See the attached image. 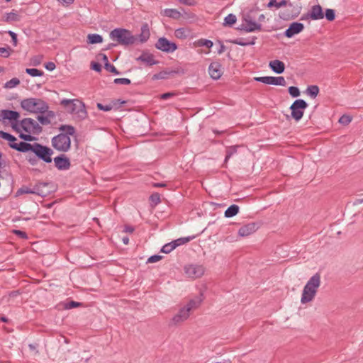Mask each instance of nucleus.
Returning a JSON list of instances; mask_svg holds the SVG:
<instances>
[{
	"mask_svg": "<svg viewBox=\"0 0 363 363\" xmlns=\"http://www.w3.org/2000/svg\"><path fill=\"white\" fill-rule=\"evenodd\" d=\"M14 233L16 235H18L21 238L26 239L28 238L27 234L26 233V232L21 231V230H14Z\"/></svg>",
	"mask_w": 363,
	"mask_h": 363,
	"instance_id": "60",
	"label": "nucleus"
},
{
	"mask_svg": "<svg viewBox=\"0 0 363 363\" xmlns=\"http://www.w3.org/2000/svg\"><path fill=\"white\" fill-rule=\"evenodd\" d=\"M113 82L116 84L128 85L130 84V80L127 78H116Z\"/></svg>",
	"mask_w": 363,
	"mask_h": 363,
	"instance_id": "50",
	"label": "nucleus"
},
{
	"mask_svg": "<svg viewBox=\"0 0 363 363\" xmlns=\"http://www.w3.org/2000/svg\"><path fill=\"white\" fill-rule=\"evenodd\" d=\"M103 41V38L101 35L93 33L87 35V43L89 44L101 43Z\"/></svg>",
	"mask_w": 363,
	"mask_h": 363,
	"instance_id": "30",
	"label": "nucleus"
},
{
	"mask_svg": "<svg viewBox=\"0 0 363 363\" xmlns=\"http://www.w3.org/2000/svg\"><path fill=\"white\" fill-rule=\"evenodd\" d=\"M287 4L286 0H281L280 2H277L276 0H270L267 4V7L272 8L275 6L277 9H279L282 6H285Z\"/></svg>",
	"mask_w": 363,
	"mask_h": 363,
	"instance_id": "37",
	"label": "nucleus"
},
{
	"mask_svg": "<svg viewBox=\"0 0 363 363\" xmlns=\"http://www.w3.org/2000/svg\"><path fill=\"white\" fill-rule=\"evenodd\" d=\"M150 200L154 206H156L161 201L160 195L158 193L152 194L150 197Z\"/></svg>",
	"mask_w": 363,
	"mask_h": 363,
	"instance_id": "44",
	"label": "nucleus"
},
{
	"mask_svg": "<svg viewBox=\"0 0 363 363\" xmlns=\"http://www.w3.org/2000/svg\"><path fill=\"white\" fill-rule=\"evenodd\" d=\"M125 104V101H120V100H116L112 101L111 104H107V105H103L101 103H97L96 106L99 110L104 111H109L111 109H113V107L117 106L118 104Z\"/></svg>",
	"mask_w": 363,
	"mask_h": 363,
	"instance_id": "27",
	"label": "nucleus"
},
{
	"mask_svg": "<svg viewBox=\"0 0 363 363\" xmlns=\"http://www.w3.org/2000/svg\"><path fill=\"white\" fill-rule=\"evenodd\" d=\"M208 73L212 79H220L223 74L221 65L218 62H211L208 67Z\"/></svg>",
	"mask_w": 363,
	"mask_h": 363,
	"instance_id": "16",
	"label": "nucleus"
},
{
	"mask_svg": "<svg viewBox=\"0 0 363 363\" xmlns=\"http://www.w3.org/2000/svg\"><path fill=\"white\" fill-rule=\"evenodd\" d=\"M37 119L43 125H50L51 123V120H50L46 116H38Z\"/></svg>",
	"mask_w": 363,
	"mask_h": 363,
	"instance_id": "45",
	"label": "nucleus"
},
{
	"mask_svg": "<svg viewBox=\"0 0 363 363\" xmlns=\"http://www.w3.org/2000/svg\"><path fill=\"white\" fill-rule=\"evenodd\" d=\"M237 21V18L235 16V15L233 14V13H230L228 14L225 18H224V23H223V25L224 26H233L234 23H235Z\"/></svg>",
	"mask_w": 363,
	"mask_h": 363,
	"instance_id": "36",
	"label": "nucleus"
},
{
	"mask_svg": "<svg viewBox=\"0 0 363 363\" xmlns=\"http://www.w3.org/2000/svg\"><path fill=\"white\" fill-rule=\"evenodd\" d=\"M238 212L239 206L235 204H233L229 206L225 211V216L226 218H231L237 215Z\"/></svg>",
	"mask_w": 363,
	"mask_h": 363,
	"instance_id": "29",
	"label": "nucleus"
},
{
	"mask_svg": "<svg viewBox=\"0 0 363 363\" xmlns=\"http://www.w3.org/2000/svg\"><path fill=\"white\" fill-rule=\"evenodd\" d=\"M60 104L67 113L72 114L77 121H81L87 118L88 113L86 106L84 103L79 99H63L60 101Z\"/></svg>",
	"mask_w": 363,
	"mask_h": 363,
	"instance_id": "2",
	"label": "nucleus"
},
{
	"mask_svg": "<svg viewBox=\"0 0 363 363\" xmlns=\"http://www.w3.org/2000/svg\"><path fill=\"white\" fill-rule=\"evenodd\" d=\"M258 229L257 224L250 223L242 225L238 230V235L241 237L248 236L255 233Z\"/></svg>",
	"mask_w": 363,
	"mask_h": 363,
	"instance_id": "17",
	"label": "nucleus"
},
{
	"mask_svg": "<svg viewBox=\"0 0 363 363\" xmlns=\"http://www.w3.org/2000/svg\"><path fill=\"white\" fill-rule=\"evenodd\" d=\"M267 84L286 86V82L283 77H267Z\"/></svg>",
	"mask_w": 363,
	"mask_h": 363,
	"instance_id": "25",
	"label": "nucleus"
},
{
	"mask_svg": "<svg viewBox=\"0 0 363 363\" xmlns=\"http://www.w3.org/2000/svg\"><path fill=\"white\" fill-rule=\"evenodd\" d=\"M180 3L188 5V6H194L195 4L194 0H179Z\"/></svg>",
	"mask_w": 363,
	"mask_h": 363,
	"instance_id": "62",
	"label": "nucleus"
},
{
	"mask_svg": "<svg viewBox=\"0 0 363 363\" xmlns=\"http://www.w3.org/2000/svg\"><path fill=\"white\" fill-rule=\"evenodd\" d=\"M164 15L167 17L178 18L180 16V12L174 9H166L163 11Z\"/></svg>",
	"mask_w": 363,
	"mask_h": 363,
	"instance_id": "31",
	"label": "nucleus"
},
{
	"mask_svg": "<svg viewBox=\"0 0 363 363\" xmlns=\"http://www.w3.org/2000/svg\"><path fill=\"white\" fill-rule=\"evenodd\" d=\"M306 92L312 98H315L319 93V88L316 85H311L308 86Z\"/></svg>",
	"mask_w": 363,
	"mask_h": 363,
	"instance_id": "35",
	"label": "nucleus"
},
{
	"mask_svg": "<svg viewBox=\"0 0 363 363\" xmlns=\"http://www.w3.org/2000/svg\"><path fill=\"white\" fill-rule=\"evenodd\" d=\"M46 186V184L45 183H40L39 184L35 185L33 189L27 186H23L20 189H18L16 191V196H20L24 194H38L41 195V192H40L39 189L40 186Z\"/></svg>",
	"mask_w": 363,
	"mask_h": 363,
	"instance_id": "19",
	"label": "nucleus"
},
{
	"mask_svg": "<svg viewBox=\"0 0 363 363\" xmlns=\"http://www.w3.org/2000/svg\"><path fill=\"white\" fill-rule=\"evenodd\" d=\"M240 147H241L240 145H233V146H229V147H226V150H225L226 155H225V160H224L225 164H226L228 162L229 159L233 155H234L235 154L237 153L238 148Z\"/></svg>",
	"mask_w": 363,
	"mask_h": 363,
	"instance_id": "28",
	"label": "nucleus"
},
{
	"mask_svg": "<svg viewBox=\"0 0 363 363\" xmlns=\"http://www.w3.org/2000/svg\"><path fill=\"white\" fill-rule=\"evenodd\" d=\"M169 74V72H160L159 73H157L152 76V79L154 80H158V79H164L167 78V76Z\"/></svg>",
	"mask_w": 363,
	"mask_h": 363,
	"instance_id": "43",
	"label": "nucleus"
},
{
	"mask_svg": "<svg viewBox=\"0 0 363 363\" xmlns=\"http://www.w3.org/2000/svg\"><path fill=\"white\" fill-rule=\"evenodd\" d=\"M33 152L40 160L44 161L46 163H50L52 162V155L53 154V150L47 147L44 146L40 143H34V149L33 150Z\"/></svg>",
	"mask_w": 363,
	"mask_h": 363,
	"instance_id": "6",
	"label": "nucleus"
},
{
	"mask_svg": "<svg viewBox=\"0 0 363 363\" xmlns=\"http://www.w3.org/2000/svg\"><path fill=\"white\" fill-rule=\"evenodd\" d=\"M269 67L277 74H281L284 72V63L279 60H272L269 62Z\"/></svg>",
	"mask_w": 363,
	"mask_h": 363,
	"instance_id": "22",
	"label": "nucleus"
},
{
	"mask_svg": "<svg viewBox=\"0 0 363 363\" xmlns=\"http://www.w3.org/2000/svg\"><path fill=\"white\" fill-rule=\"evenodd\" d=\"M231 43L233 44H235V45H241V46H247V45H254L255 39H253L251 41H249V40L243 39V38H238V39L232 40Z\"/></svg>",
	"mask_w": 363,
	"mask_h": 363,
	"instance_id": "33",
	"label": "nucleus"
},
{
	"mask_svg": "<svg viewBox=\"0 0 363 363\" xmlns=\"http://www.w3.org/2000/svg\"><path fill=\"white\" fill-rule=\"evenodd\" d=\"M20 84V80L18 78H12L9 81H8L5 85L4 87L6 89H12L16 87Z\"/></svg>",
	"mask_w": 363,
	"mask_h": 363,
	"instance_id": "40",
	"label": "nucleus"
},
{
	"mask_svg": "<svg viewBox=\"0 0 363 363\" xmlns=\"http://www.w3.org/2000/svg\"><path fill=\"white\" fill-rule=\"evenodd\" d=\"M320 286V275L318 273L312 276L303 287L301 302L306 303L311 302L315 298L318 289Z\"/></svg>",
	"mask_w": 363,
	"mask_h": 363,
	"instance_id": "3",
	"label": "nucleus"
},
{
	"mask_svg": "<svg viewBox=\"0 0 363 363\" xmlns=\"http://www.w3.org/2000/svg\"><path fill=\"white\" fill-rule=\"evenodd\" d=\"M190 315V311L185 306L182 308L179 312L172 318V320L174 324L177 325L183 323Z\"/></svg>",
	"mask_w": 363,
	"mask_h": 363,
	"instance_id": "15",
	"label": "nucleus"
},
{
	"mask_svg": "<svg viewBox=\"0 0 363 363\" xmlns=\"http://www.w3.org/2000/svg\"><path fill=\"white\" fill-rule=\"evenodd\" d=\"M175 35L177 38H182L183 36H185V30L184 28L177 29L175 31Z\"/></svg>",
	"mask_w": 363,
	"mask_h": 363,
	"instance_id": "59",
	"label": "nucleus"
},
{
	"mask_svg": "<svg viewBox=\"0 0 363 363\" xmlns=\"http://www.w3.org/2000/svg\"><path fill=\"white\" fill-rule=\"evenodd\" d=\"M26 72L32 77H41L43 72L35 68H26Z\"/></svg>",
	"mask_w": 363,
	"mask_h": 363,
	"instance_id": "39",
	"label": "nucleus"
},
{
	"mask_svg": "<svg viewBox=\"0 0 363 363\" xmlns=\"http://www.w3.org/2000/svg\"><path fill=\"white\" fill-rule=\"evenodd\" d=\"M246 25L243 27V30L246 32H254L255 30H260L262 26L256 23L255 21H252L251 19L245 18Z\"/></svg>",
	"mask_w": 363,
	"mask_h": 363,
	"instance_id": "21",
	"label": "nucleus"
},
{
	"mask_svg": "<svg viewBox=\"0 0 363 363\" xmlns=\"http://www.w3.org/2000/svg\"><path fill=\"white\" fill-rule=\"evenodd\" d=\"M46 113V116L50 119H52L55 117V113L52 111H48V109L47 110V111L45 112Z\"/></svg>",
	"mask_w": 363,
	"mask_h": 363,
	"instance_id": "64",
	"label": "nucleus"
},
{
	"mask_svg": "<svg viewBox=\"0 0 363 363\" xmlns=\"http://www.w3.org/2000/svg\"><path fill=\"white\" fill-rule=\"evenodd\" d=\"M0 55L8 57L10 55V49L6 48H0Z\"/></svg>",
	"mask_w": 363,
	"mask_h": 363,
	"instance_id": "54",
	"label": "nucleus"
},
{
	"mask_svg": "<svg viewBox=\"0 0 363 363\" xmlns=\"http://www.w3.org/2000/svg\"><path fill=\"white\" fill-rule=\"evenodd\" d=\"M60 3H61L64 6H69L74 3V0H57Z\"/></svg>",
	"mask_w": 363,
	"mask_h": 363,
	"instance_id": "63",
	"label": "nucleus"
},
{
	"mask_svg": "<svg viewBox=\"0 0 363 363\" xmlns=\"http://www.w3.org/2000/svg\"><path fill=\"white\" fill-rule=\"evenodd\" d=\"M109 36L111 40L124 46L133 45L138 39L130 30L125 28H115L110 32Z\"/></svg>",
	"mask_w": 363,
	"mask_h": 363,
	"instance_id": "4",
	"label": "nucleus"
},
{
	"mask_svg": "<svg viewBox=\"0 0 363 363\" xmlns=\"http://www.w3.org/2000/svg\"><path fill=\"white\" fill-rule=\"evenodd\" d=\"M310 18L312 20H320L324 18V13L323 12V9L320 5H315L311 7V9L309 13H308L306 16V18H302L301 19L308 18Z\"/></svg>",
	"mask_w": 363,
	"mask_h": 363,
	"instance_id": "12",
	"label": "nucleus"
},
{
	"mask_svg": "<svg viewBox=\"0 0 363 363\" xmlns=\"http://www.w3.org/2000/svg\"><path fill=\"white\" fill-rule=\"evenodd\" d=\"M91 66V68L96 72H100L101 70V65L98 62H92Z\"/></svg>",
	"mask_w": 363,
	"mask_h": 363,
	"instance_id": "58",
	"label": "nucleus"
},
{
	"mask_svg": "<svg viewBox=\"0 0 363 363\" xmlns=\"http://www.w3.org/2000/svg\"><path fill=\"white\" fill-rule=\"evenodd\" d=\"M55 166L59 170H67L70 167L69 159L65 155H60L54 158Z\"/></svg>",
	"mask_w": 363,
	"mask_h": 363,
	"instance_id": "11",
	"label": "nucleus"
},
{
	"mask_svg": "<svg viewBox=\"0 0 363 363\" xmlns=\"http://www.w3.org/2000/svg\"><path fill=\"white\" fill-rule=\"evenodd\" d=\"M175 95H176V94L174 92H167V93L162 94L160 96V99L166 100L172 96H174Z\"/></svg>",
	"mask_w": 363,
	"mask_h": 363,
	"instance_id": "55",
	"label": "nucleus"
},
{
	"mask_svg": "<svg viewBox=\"0 0 363 363\" xmlns=\"http://www.w3.org/2000/svg\"><path fill=\"white\" fill-rule=\"evenodd\" d=\"M21 19V16L15 10L11 12L6 13L4 16V21L6 23L18 22Z\"/></svg>",
	"mask_w": 363,
	"mask_h": 363,
	"instance_id": "24",
	"label": "nucleus"
},
{
	"mask_svg": "<svg viewBox=\"0 0 363 363\" xmlns=\"http://www.w3.org/2000/svg\"><path fill=\"white\" fill-rule=\"evenodd\" d=\"M11 127L16 132H21L23 130L21 127V121L19 122L18 120L17 121L11 122Z\"/></svg>",
	"mask_w": 363,
	"mask_h": 363,
	"instance_id": "53",
	"label": "nucleus"
},
{
	"mask_svg": "<svg viewBox=\"0 0 363 363\" xmlns=\"http://www.w3.org/2000/svg\"><path fill=\"white\" fill-rule=\"evenodd\" d=\"M184 272L189 278L198 279L204 274L205 267L201 264H191L184 267Z\"/></svg>",
	"mask_w": 363,
	"mask_h": 363,
	"instance_id": "9",
	"label": "nucleus"
},
{
	"mask_svg": "<svg viewBox=\"0 0 363 363\" xmlns=\"http://www.w3.org/2000/svg\"><path fill=\"white\" fill-rule=\"evenodd\" d=\"M98 59H101L104 61V64L105 63H108V57L106 56V55L104 54V53H99L98 55Z\"/></svg>",
	"mask_w": 363,
	"mask_h": 363,
	"instance_id": "61",
	"label": "nucleus"
},
{
	"mask_svg": "<svg viewBox=\"0 0 363 363\" xmlns=\"http://www.w3.org/2000/svg\"><path fill=\"white\" fill-rule=\"evenodd\" d=\"M325 18L329 21H333L335 18V11L331 9H327L325 10Z\"/></svg>",
	"mask_w": 363,
	"mask_h": 363,
	"instance_id": "42",
	"label": "nucleus"
},
{
	"mask_svg": "<svg viewBox=\"0 0 363 363\" xmlns=\"http://www.w3.org/2000/svg\"><path fill=\"white\" fill-rule=\"evenodd\" d=\"M21 106L23 109L30 113H44L48 109V105L40 99L28 98L21 101Z\"/></svg>",
	"mask_w": 363,
	"mask_h": 363,
	"instance_id": "5",
	"label": "nucleus"
},
{
	"mask_svg": "<svg viewBox=\"0 0 363 363\" xmlns=\"http://www.w3.org/2000/svg\"><path fill=\"white\" fill-rule=\"evenodd\" d=\"M195 237L194 236H192V237H185V238H180L179 239H177L174 241H172V244L174 245V246L177 247L178 246H180L182 245H184V244H186L187 242H189V241H191V240H193Z\"/></svg>",
	"mask_w": 363,
	"mask_h": 363,
	"instance_id": "32",
	"label": "nucleus"
},
{
	"mask_svg": "<svg viewBox=\"0 0 363 363\" xmlns=\"http://www.w3.org/2000/svg\"><path fill=\"white\" fill-rule=\"evenodd\" d=\"M11 148L21 152H33L34 149V143L30 144L26 142H20L18 143H9Z\"/></svg>",
	"mask_w": 363,
	"mask_h": 363,
	"instance_id": "18",
	"label": "nucleus"
},
{
	"mask_svg": "<svg viewBox=\"0 0 363 363\" xmlns=\"http://www.w3.org/2000/svg\"><path fill=\"white\" fill-rule=\"evenodd\" d=\"M104 68L110 72L114 73L115 74H119V72L117 70V69L114 67V65H111V63H105Z\"/></svg>",
	"mask_w": 363,
	"mask_h": 363,
	"instance_id": "46",
	"label": "nucleus"
},
{
	"mask_svg": "<svg viewBox=\"0 0 363 363\" xmlns=\"http://www.w3.org/2000/svg\"><path fill=\"white\" fill-rule=\"evenodd\" d=\"M155 48L163 52L171 53L177 49V46L174 43L168 40L166 38H160L155 43Z\"/></svg>",
	"mask_w": 363,
	"mask_h": 363,
	"instance_id": "10",
	"label": "nucleus"
},
{
	"mask_svg": "<svg viewBox=\"0 0 363 363\" xmlns=\"http://www.w3.org/2000/svg\"><path fill=\"white\" fill-rule=\"evenodd\" d=\"M176 247L174 244H172V242L165 244L161 249V252L163 253H169L171 252L174 249H175Z\"/></svg>",
	"mask_w": 363,
	"mask_h": 363,
	"instance_id": "41",
	"label": "nucleus"
},
{
	"mask_svg": "<svg viewBox=\"0 0 363 363\" xmlns=\"http://www.w3.org/2000/svg\"><path fill=\"white\" fill-rule=\"evenodd\" d=\"M136 61L141 62L147 66H152L158 63L155 60L154 55L147 51H143L142 54L136 58Z\"/></svg>",
	"mask_w": 363,
	"mask_h": 363,
	"instance_id": "14",
	"label": "nucleus"
},
{
	"mask_svg": "<svg viewBox=\"0 0 363 363\" xmlns=\"http://www.w3.org/2000/svg\"><path fill=\"white\" fill-rule=\"evenodd\" d=\"M352 121V118L347 115L342 116L339 119V123L343 125H348Z\"/></svg>",
	"mask_w": 363,
	"mask_h": 363,
	"instance_id": "48",
	"label": "nucleus"
},
{
	"mask_svg": "<svg viewBox=\"0 0 363 363\" xmlns=\"http://www.w3.org/2000/svg\"><path fill=\"white\" fill-rule=\"evenodd\" d=\"M0 116L4 120H9L11 123L17 121L20 117L18 112L8 109H3L0 112Z\"/></svg>",
	"mask_w": 363,
	"mask_h": 363,
	"instance_id": "20",
	"label": "nucleus"
},
{
	"mask_svg": "<svg viewBox=\"0 0 363 363\" xmlns=\"http://www.w3.org/2000/svg\"><path fill=\"white\" fill-rule=\"evenodd\" d=\"M81 305H82V303L77 302V301H69L68 303H66L65 308L66 309H72V308H74L79 307Z\"/></svg>",
	"mask_w": 363,
	"mask_h": 363,
	"instance_id": "49",
	"label": "nucleus"
},
{
	"mask_svg": "<svg viewBox=\"0 0 363 363\" xmlns=\"http://www.w3.org/2000/svg\"><path fill=\"white\" fill-rule=\"evenodd\" d=\"M289 93L292 97H298L300 95V91L296 86H290L289 88Z\"/></svg>",
	"mask_w": 363,
	"mask_h": 363,
	"instance_id": "47",
	"label": "nucleus"
},
{
	"mask_svg": "<svg viewBox=\"0 0 363 363\" xmlns=\"http://www.w3.org/2000/svg\"><path fill=\"white\" fill-rule=\"evenodd\" d=\"M21 127L23 131L29 134L38 135L43 131V128L30 118H26L21 120Z\"/></svg>",
	"mask_w": 363,
	"mask_h": 363,
	"instance_id": "8",
	"label": "nucleus"
},
{
	"mask_svg": "<svg viewBox=\"0 0 363 363\" xmlns=\"http://www.w3.org/2000/svg\"><path fill=\"white\" fill-rule=\"evenodd\" d=\"M304 29V26L301 23L293 22L285 30L284 35L287 38H292L294 35L301 33Z\"/></svg>",
	"mask_w": 363,
	"mask_h": 363,
	"instance_id": "13",
	"label": "nucleus"
},
{
	"mask_svg": "<svg viewBox=\"0 0 363 363\" xmlns=\"http://www.w3.org/2000/svg\"><path fill=\"white\" fill-rule=\"evenodd\" d=\"M203 294H201L199 296H197L189 301V303L185 306V307L189 309L191 312L196 308H198L201 303L203 301Z\"/></svg>",
	"mask_w": 363,
	"mask_h": 363,
	"instance_id": "23",
	"label": "nucleus"
},
{
	"mask_svg": "<svg viewBox=\"0 0 363 363\" xmlns=\"http://www.w3.org/2000/svg\"><path fill=\"white\" fill-rule=\"evenodd\" d=\"M45 67L49 71H52L55 69L56 66L54 62H48L45 65Z\"/></svg>",
	"mask_w": 363,
	"mask_h": 363,
	"instance_id": "57",
	"label": "nucleus"
},
{
	"mask_svg": "<svg viewBox=\"0 0 363 363\" xmlns=\"http://www.w3.org/2000/svg\"><path fill=\"white\" fill-rule=\"evenodd\" d=\"M59 130L61 133L51 140L52 146L57 151L66 152L71 147L70 136L75 134V128L70 125H62Z\"/></svg>",
	"mask_w": 363,
	"mask_h": 363,
	"instance_id": "1",
	"label": "nucleus"
},
{
	"mask_svg": "<svg viewBox=\"0 0 363 363\" xmlns=\"http://www.w3.org/2000/svg\"><path fill=\"white\" fill-rule=\"evenodd\" d=\"M19 138L23 139L25 141H28V142H30V141H33L35 140V138L29 133L24 134L23 133H20Z\"/></svg>",
	"mask_w": 363,
	"mask_h": 363,
	"instance_id": "51",
	"label": "nucleus"
},
{
	"mask_svg": "<svg viewBox=\"0 0 363 363\" xmlns=\"http://www.w3.org/2000/svg\"><path fill=\"white\" fill-rule=\"evenodd\" d=\"M196 45L200 47H206L208 48H211L213 43L211 40L207 39H200L198 40L196 43Z\"/></svg>",
	"mask_w": 363,
	"mask_h": 363,
	"instance_id": "38",
	"label": "nucleus"
},
{
	"mask_svg": "<svg viewBox=\"0 0 363 363\" xmlns=\"http://www.w3.org/2000/svg\"><path fill=\"white\" fill-rule=\"evenodd\" d=\"M150 35V30L148 25L147 23H145L141 27V33L138 35L139 40L140 43H143L147 41Z\"/></svg>",
	"mask_w": 363,
	"mask_h": 363,
	"instance_id": "26",
	"label": "nucleus"
},
{
	"mask_svg": "<svg viewBox=\"0 0 363 363\" xmlns=\"http://www.w3.org/2000/svg\"><path fill=\"white\" fill-rule=\"evenodd\" d=\"M162 258V256L155 255L150 256L147 259V263H155V262L160 261Z\"/></svg>",
	"mask_w": 363,
	"mask_h": 363,
	"instance_id": "52",
	"label": "nucleus"
},
{
	"mask_svg": "<svg viewBox=\"0 0 363 363\" xmlns=\"http://www.w3.org/2000/svg\"><path fill=\"white\" fill-rule=\"evenodd\" d=\"M308 107V104L303 99H296L291 105V116L296 121H299L304 113L305 109Z\"/></svg>",
	"mask_w": 363,
	"mask_h": 363,
	"instance_id": "7",
	"label": "nucleus"
},
{
	"mask_svg": "<svg viewBox=\"0 0 363 363\" xmlns=\"http://www.w3.org/2000/svg\"><path fill=\"white\" fill-rule=\"evenodd\" d=\"M8 33L10 35V36L11 37V39H12V42H13V44L14 46H16L17 45V35L11 31V30H9L8 32Z\"/></svg>",
	"mask_w": 363,
	"mask_h": 363,
	"instance_id": "56",
	"label": "nucleus"
},
{
	"mask_svg": "<svg viewBox=\"0 0 363 363\" xmlns=\"http://www.w3.org/2000/svg\"><path fill=\"white\" fill-rule=\"evenodd\" d=\"M0 138L8 140L9 143H16V138L11 134L0 130Z\"/></svg>",
	"mask_w": 363,
	"mask_h": 363,
	"instance_id": "34",
	"label": "nucleus"
}]
</instances>
